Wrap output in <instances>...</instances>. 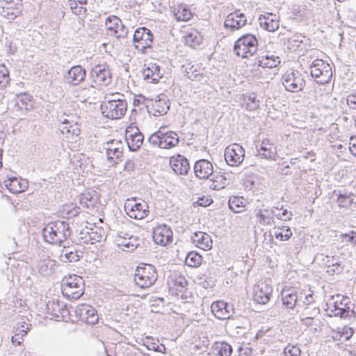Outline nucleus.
<instances>
[{
  "instance_id": "obj_2",
  "label": "nucleus",
  "mask_w": 356,
  "mask_h": 356,
  "mask_svg": "<svg viewBox=\"0 0 356 356\" xmlns=\"http://www.w3.org/2000/svg\"><path fill=\"white\" fill-rule=\"evenodd\" d=\"M157 278V271L153 265L141 264L136 269L134 280L140 289H147L155 283Z\"/></svg>"
},
{
  "instance_id": "obj_50",
  "label": "nucleus",
  "mask_w": 356,
  "mask_h": 356,
  "mask_svg": "<svg viewBox=\"0 0 356 356\" xmlns=\"http://www.w3.org/2000/svg\"><path fill=\"white\" fill-rule=\"evenodd\" d=\"M247 108L250 111H254L259 107V100L254 93L250 94L248 97Z\"/></svg>"
},
{
  "instance_id": "obj_16",
  "label": "nucleus",
  "mask_w": 356,
  "mask_h": 356,
  "mask_svg": "<svg viewBox=\"0 0 356 356\" xmlns=\"http://www.w3.org/2000/svg\"><path fill=\"white\" fill-rule=\"evenodd\" d=\"M106 153L107 160L113 164H118L123 154V144L121 140H111L106 143Z\"/></svg>"
},
{
  "instance_id": "obj_33",
  "label": "nucleus",
  "mask_w": 356,
  "mask_h": 356,
  "mask_svg": "<svg viewBox=\"0 0 356 356\" xmlns=\"http://www.w3.org/2000/svg\"><path fill=\"white\" fill-rule=\"evenodd\" d=\"M255 216L259 223L261 225H270L274 223V209L261 208L257 210Z\"/></svg>"
},
{
  "instance_id": "obj_39",
  "label": "nucleus",
  "mask_w": 356,
  "mask_h": 356,
  "mask_svg": "<svg viewBox=\"0 0 356 356\" xmlns=\"http://www.w3.org/2000/svg\"><path fill=\"white\" fill-rule=\"evenodd\" d=\"M81 254V252H79L76 250H73L64 246L60 255V259L63 262L77 261L82 257Z\"/></svg>"
},
{
  "instance_id": "obj_14",
  "label": "nucleus",
  "mask_w": 356,
  "mask_h": 356,
  "mask_svg": "<svg viewBox=\"0 0 356 356\" xmlns=\"http://www.w3.org/2000/svg\"><path fill=\"white\" fill-rule=\"evenodd\" d=\"M140 239L138 236L120 232L118 234L115 242L123 251L131 252L139 245Z\"/></svg>"
},
{
  "instance_id": "obj_51",
  "label": "nucleus",
  "mask_w": 356,
  "mask_h": 356,
  "mask_svg": "<svg viewBox=\"0 0 356 356\" xmlns=\"http://www.w3.org/2000/svg\"><path fill=\"white\" fill-rule=\"evenodd\" d=\"M301 350L300 348L296 345L289 344L284 349L285 356H300Z\"/></svg>"
},
{
  "instance_id": "obj_57",
  "label": "nucleus",
  "mask_w": 356,
  "mask_h": 356,
  "mask_svg": "<svg viewBox=\"0 0 356 356\" xmlns=\"http://www.w3.org/2000/svg\"><path fill=\"white\" fill-rule=\"evenodd\" d=\"M161 130L154 133L149 137L148 142L150 144H152L154 146H158L161 148Z\"/></svg>"
},
{
  "instance_id": "obj_40",
  "label": "nucleus",
  "mask_w": 356,
  "mask_h": 356,
  "mask_svg": "<svg viewBox=\"0 0 356 356\" xmlns=\"http://www.w3.org/2000/svg\"><path fill=\"white\" fill-rule=\"evenodd\" d=\"M280 63V58L275 55L266 54L259 57L258 65L262 67L273 68L275 67Z\"/></svg>"
},
{
  "instance_id": "obj_26",
  "label": "nucleus",
  "mask_w": 356,
  "mask_h": 356,
  "mask_svg": "<svg viewBox=\"0 0 356 356\" xmlns=\"http://www.w3.org/2000/svg\"><path fill=\"white\" fill-rule=\"evenodd\" d=\"M157 97L158 99L151 101V109L153 111L154 115H163L166 114L170 109L169 100L164 95H160Z\"/></svg>"
},
{
  "instance_id": "obj_54",
  "label": "nucleus",
  "mask_w": 356,
  "mask_h": 356,
  "mask_svg": "<svg viewBox=\"0 0 356 356\" xmlns=\"http://www.w3.org/2000/svg\"><path fill=\"white\" fill-rule=\"evenodd\" d=\"M334 316H339L341 318H346L348 316L349 314V307H341L338 305V300L334 302Z\"/></svg>"
},
{
  "instance_id": "obj_62",
  "label": "nucleus",
  "mask_w": 356,
  "mask_h": 356,
  "mask_svg": "<svg viewBox=\"0 0 356 356\" xmlns=\"http://www.w3.org/2000/svg\"><path fill=\"white\" fill-rule=\"evenodd\" d=\"M326 264H327V269H329V268H332L333 266H339V263L341 262V261L338 259V258H336L335 257L332 256V257H330V256H326Z\"/></svg>"
},
{
  "instance_id": "obj_24",
  "label": "nucleus",
  "mask_w": 356,
  "mask_h": 356,
  "mask_svg": "<svg viewBox=\"0 0 356 356\" xmlns=\"http://www.w3.org/2000/svg\"><path fill=\"white\" fill-rule=\"evenodd\" d=\"M194 172L199 179H209L213 173V167L207 159H200L194 164Z\"/></svg>"
},
{
  "instance_id": "obj_21",
  "label": "nucleus",
  "mask_w": 356,
  "mask_h": 356,
  "mask_svg": "<svg viewBox=\"0 0 356 356\" xmlns=\"http://www.w3.org/2000/svg\"><path fill=\"white\" fill-rule=\"evenodd\" d=\"M144 136L136 127H131L126 131V140L130 151L138 150L143 144Z\"/></svg>"
},
{
  "instance_id": "obj_36",
  "label": "nucleus",
  "mask_w": 356,
  "mask_h": 356,
  "mask_svg": "<svg viewBox=\"0 0 356 356\" xmlns=\"http://www.w3.org/2000/svg\"><path fill=\"white\" fill-rule=\"evenodd\" d=\"M257 151L261 158L266 159H275L277 154L275 147L270 143V140L268 138L262 141L261 147Z\"/></svg>"
},
{
  "instance_id": "obj_46",
  "label": "nucleus",
  "mask_w": 356,
  "mask_h": 356,
  "mask_svg": "<svg viewBox=\"0 0 356 356\" xmlns=\"http://www.w3.org/2000/svg\"><path fill=\"white\" fill-rule=\"evenodd\" d=\"M31 97L26 93H22L17 96L15 100V106L18 107L19 109H29V106L31 105Z\"/></svg>"
},
{
  "instance_id": "obj_30",
  "label": "nucleus",
  "mask_w": 356,
  "mask_h": 356,
  "mask_svg": "<svg viewBox=\"0 0 356 356\" xmlns=\"http://www.w3.org/2000/svg\"><path fill=\"white\" fill-rule=\"evenodd\" d=\"M144 79L149 81L150 83H157L162 77L161 73V67L156 63H151L143 71Z\"/></svg>"
},
{
  "instance_id": "obj_20",
  "label": "nucleus",
  "mask_w": 356,
  "mask_h": 356,
  "mask_svg": "<svg viewBox=\"0 0 356 356\" xmlns=\"http://www.w3.org/2000/svg\"><path fill=\"white\" fill-rule=\"evenodd\" d=\"M247 23V17L239 10L229 14L225 20V27L235 31L244 26Z\"/></svg>"
},
{
  "instance_id": "obj_28",
  "label": "nucleus",
  "mask_w": 356,
  "mask_h": 356,
  "mask_svg": "<svg viewBox=\"0 0 356 356\" xmlns=\"http://www.w3.org/2000/svg\"><path fill=\"white\" fill-rule=\"evenodd\" d=\"M6 188L13 193H19L29 187L28 180L22 178L11 177L4 181Z\"/></svg>"
},
{
  "instance_id": "obj_29",
  "label": "nucleus",
  "mask_w": 356,
  "mask_h": 356,
  "mask_svg": "<svg viewBox=\"0 0 356 356\" xmlns=\"http://www.w3.org/2000/svg\"><path fill=\"white\" fill-rule=\"evenodd\" d=\"M337 203L339 207L349 208L353 205L356 195L346 189L335 191Z\"/></svg>"
},
{
  "instance_id": "obj_35",
  "label": "nucleus",
  "mask_w": 356,
  "mask_h": 356,
  "mask_svg": "<svg viewBox=\"0 0 356 356\" xmlns=\"http://www.w3.org/2000/svg\"><path fill=\"white\" fill-rule=\"evenodd\" d=\"M161 148L170 149L175 147L179 141L177 134L175 131L163 132L161 134Z\"/></svg>"
},
{
  "instance_id": "obj_25",
  "label": "nucleus",
  "mask_w": 356,
  "mask_h": 356,
  "mask_svg": "<svg viewBox=\"0 0 356 356\" xmlns=\"http://www.w3.org/2000/svg\"><path fill=\"white\" fill-rule=\"evenodd\" d=\"M170 166L177 175H187L191 166L188 159L181 154L170 158Z\"/></svg>"
},
{
  "instance_id": "obj_7",
  "label": "nucleus",
  "mask_w": 356,
  "mask_h": 356,
  "mask_svg": "<svg viewBox=\"0 0 356 356\" xmlns=\"http://www.w3.org/2000/svg\"><path fill=\"white\" fill-rule=\"evenodd\" d=\"M282 79L285 89L289 92H299L305 86L304 76L298 70H293L291 72H286Z\"/></svg>"
},
{
  "instance_id": "obj_60",
  "label": "nucleus",
  "mask_w": 356,
  "mask_h": 356,
  "mask_svg": "<svg viewBox=\"0 0 356 356\" xmlns=\"http://www.w3.org/2000/svg\"><path fill=\"white\" fill-rule=\"evenodd\" d=\"M222 180L226 181V179L223 176H216V179H213V188L214 190H218L220 188H223L224 186L225 185V183H221Z\"/></svg>"
},
{
  "instance_id": "obj_59",
  "label": "nucleus",
  "mask_w": 356,
  "mask_h": 356,
  "mask_svg": "<svg viewBox=\"0 0 356 356\" xmlns=\"http://www.w3.org/2000/svg\"><path fill=\"white\" fill-rule=\"evenodd\" d=\"M338 330L341 332V335L344 338L345 341L349 340L353 334V330L349 327H338Z\"/></svg>"
},
{
  "instance_id": "obj_63",
  "label": "nucleus",
  "mask_w": 356,
  "mask_h": 356,
  "mask_svg": "<svg viewBox=\"0 0 356 356\" xmlns=\"http://www.w3.org/2000/svg\"><path fill=\"white\" fill-rule=\"evenodd\" d=\"M237 351L238 356H250L252 354V349L248 346H239Z\"/></svg>"
},
{
  "instance_id": "obj_37",
  "label": "nucleus",
  "mask_w": 356,
  "mask_h": 356,
  "mask_svg": "<svg viewBox=\"0 0 356 356\" xmlns=\"http://www.w3.org/2000/svg\"><path fill=\"white\" fill-rule=\"evenodd\" d=\"M15 5H21L19 3V0H16ZM14 0H6L5 4L2 6L1 14L7 17L8 19H15L20 13V8L18 7L13 8L12 3H14Z\"/></svg>"
},
{
  "instance_id": "obj_15",
  "label": "nucleus",
  "mask_w": 356,
  "mask_h": 356,
  "mask_svg": "<svg viewBox=\"0 0 356 356\" xmlns=\"http://www.w3.org/2000/svg\"><path fill=\"white\" fill-rule=\"evenodd\" d=\"M75 314L79 319L87 324L94 325L98 321V314L96 309L87 304L79 305L75 310Z\"/></svg>"
},
{
  "instance_id": "obj_4",
  "label": "nucleus",
  "mask_w": 356,
  "mask_h": 356,
  "mask_svg": "<svg viewBox=\"0 0 356 356\" xmlns=\"http://www.w3.org/2000/svg\"><path fill=\"white\" fill-rule=\"evenodd\" d=\"M258 41L252 34H245L239 38L234 44V50L236 55L247 58L257 50Z\"/></svg>"
},
{
  "instance_id": "obj_53",
  "label": "nucleus",
  "mask_w": 356,
  "mask_h": 356,
  "mask_svg": "<svg viewBox=\"0 0 356 356\" xmlns=\"http://www.w3.org/2000/svg\"><path fill=\"white\" fill-rule=\"evenodd\" d=\"M342 242L350 243L356 244V232L354 230L350 231L348 234H341L339 236Z\"/></svg>"
},
{
  "instance_id": "obj_58",
  "label": "nucleus",
  "mask_w": 356,
  "mask_h": 356,
  "mask_svg": "<svg viewBox=\"0 0 356 356\" xmlns=\"http://www.w3.org/2000/svg\"><path fill=\"white\" fill-rule=\"evenodd\" d=\"M186 75L193 81H200V77H202V74L196 73V70H193V66L186 68Z\"/></svg>"
},
{
  "instance_id": "obj_13",
  "label": "nucleus",
  "mask_w": 356,
  "mask_h": 356,
  "mask_svg": "<svg viewBox=\"0 0 356 356\" xmlns=\"http://www.w3.org/2000/svg\"><path fill=\"white\" fill-rule=\"evenodd\" d=\"M152 238L156 244L166 246L172 242L173 232L170 227L166 225H159L154 228Z\"/></svg>"
},
{
  "instance_id": "obj_61",
  "label": "nucleus",
  "mask_w": 356,
  "mask_h": 356,
  "mask_svg": "<svg viewBox=\"0 0 356 356\" xmlns=\"http://www.w3.org/2000/svg\"><path fill=\"white\" fill-rule=\"evenodd\" d=\"M346 102L350 108L356 110V91L347 96Z\"/></svg>"
},
{
  "instance_id": "obj_42",
  "label": "nucleus",
  "mask_w": 356,
  "mask_h": 356,
  "mask_svg": "<svg viewBox=\"0 0 356 356\" xmlns=\"http://www.w3.org/2000/svg\"><path fill=\"white\" fill-rule=\"evenodd\" d=\"M97 201V197L93 191V194L88 192L81 195L80 198V204L86 208H93Z\"/></svg>"
},
{
  "instance_id": "obj_64",
  "label": "nucleus",
  "mask_w": 356,
  "mask_h": 356,
  "mask_svg": "<svg viewBox=\"0 0 356 356\" xmlns=\"http://www.w3.org/2000/svg\"><path fill=\"white\" fill-rule=\"evenodd\" d=\"M147 348L149 350H153L154 351L159 353H163L165 350V347L164 345H158L156 343H152L150 345L147 346Z\"/></svg>"
},
{
  "instance_id": "obj_6",
  "label": "nucleus",
  "mask_w": 356,
  "mask_h": 356,
  "mask_svg": "<svg viewBox=\"0 0 356 356\" xmlns=\"http://www.w3.org/2000/svg\"><path fill=\"white\" fill-rule=\"evenodd\" d=\"M310 74L318 84L328 83L332 76V71L330 65L322 59H315L310 65Z\"/></svg>"
},
{
  "instance_id": "obj_19",
  "label": "nucleus",
  "mask_w": 356,
  "mask_h": 356,
  "mask_svg": "<svg viewBox=\"0 0 356 356\" xmlns=\"http://www.w3.org/2000/svg\"><path fill=\"white\" fill-rule=\"evenodd\" d=\"M272 293V286L266 282H261L254 286L253 298L256 302L265 305L270 300Z\"/></svg>"
},
{
  "instance_id": "obj_43",
  "label": "nucleus",
  "mask_w": 356,
  "mask_h": 356,
  "mask_svg": "<svg viewBox=\"0 0 356 356\" xmlns=\"http://www.w3.org/2000/svg\"><path fill=\"white\" fill-rule=\"evenodd\" d=\"M273 234L277 239L284 241L291 237L292 232L289 227H275Z\"/></svg>"
},
{
  "instance_id": "obj_48",
  "label": "nucleus",
  "mask_w": 356,
  "mask_h": 356,
  "mask_svg": "<svg viewBox=\"0 0 356 356\" xmlns=\"http://www.w3.org/2000/svg\"><path fill=\"white\" fill-rule=\"evenodd\" d=\"M319 314L320 309L318 307L307 306L302 312L300 319H307V321H311V318H314Z\"/></svg>"
},
{
  "instance_id": "obj_56",
  "label": "nucleus",
  "mask_w": 356,
  "mask_h": 356,
  "mask_svg": "<svg viewBox=\"0 0 356 356\" xmlns=\"http://www.w3.org/2000/svg\"><path fill=\"white\" fill-rule=\"evenodd\" d=\"M70 7L73 13L76 15L85 14L87 11L86 8L82 6H78L76 1H70Z\"/></svg>"
},
{
  "instance_id": "obj_44",
  "label": "nucleus",
  "mask_w": 356,
  "mask_h": 356,
  "mask_svg": "<svg viewBox=\"0 0 356 356\" xmlns=\"http://www.w3.org/2000/svg\"><path fill=\"white\" fill-rule=\"evenodd\" d=\"M53 264L49 259L40 260L37 264L38 273L43 276H47L52 273Z\"/></svg>"
},
{
  "instance_id": "obj_17",
  "label": "nucleus",
  "mask_w": 356,
  "mask_h": 356,
  "mask_svg": "<svg viewBox=\"0 0 356 356\" xmlns=\"http://www.w3.org/2000/svg\"><path fill=\"white\" fill-rule=\"evenodd\" d=\"M81 239L84 243L93 244L100 242L106 238L105 231L102 227L94 226L88 229H83L81 233Z\"/></svg>"
},
{
  "instance_id": "obj_12",
  "label": "nucleus",
  "mask_w": 356,
  "mask_h": 356,
  "mask_svg": "<svg viewBox=\"0 0 356 356\" xmlns=\"http://www.w3.org/2000/svg\"><path fill=\"white\" fill-rule=\"evenodd\" d=\"M124 209L130 218L140 220L147 216L148 205L145 202H136L135 200H128L124 204Z\"/></svg>"
},
{
  "instance_id": "obj_22",
  "label": "nucleus",
  "mask_w": 356,
  "mask_h": 356,
  "mask_svg": "<svg viewBox=\"0 0 356 356\" xmlns=\"http://www.w3.org/2000/svg\"><path fill=\"white\" fill-rule=\"evenodd\" d=\"M211 309L214 316L220 320L229 318L233 313L232 305H229L222 300L213 302Z\"/></svg>"
},
{
  "instance_id": "obj_27",
  "label": "nucleus",
  "mask_w": 356,
  "mask_h": 356,
  "mask_svg": "<svg viewBox=\"0 0 356 356\" xmlns=\"http://www.w3.org/2000/svg\"><path fill=\"white\" fill-rule=\"evenodd\" d=\"M191 241L197 247L203 250H209L213 246L211 237L206 232H195L191 236Z\"/></svg>"
},
{
  "instance_id": "obj_8",
  "label": "nucleus",
  "mask_w": 356,
  "mask_h": 356,
  "mask_svg": "<svg viewBox=\"0 0 356 356\" xmlns=\"http://www.w3.org/2000/svg\"><path fill=\"white\" fill-rule=\"evenodd\" d=\"M92 79L91 87L108 86L112 79L111 73L107 65H97L95 66L90 73Z\"/></svg>"
},
{
  "instance_id": "obj_52",
  "label": "nucleus",
  "mask_w": 356,
  "mask_h": 356,
  "mask_svg": "<svg viewBox=\"0 0 356 356\" xmlns=\"http://www.w3.org/2000/svg\"><path fill=\"white\" fill-rule=\"evenodd\" d=\"M273 209L274 210L276 209L277 211H278V212L275 211V216L277 218L284 221H286L291 218L292 213L291 212H289L287 209H283L282 208L281 209H279L278 207H275Z\"/></svg>"
},
{
  "instance_id": "obj_38",
  "label": "nucleus",
  "mask_w": 356,
  "mask_h": 356,
  "mask_svg": "<svg viewBox=\"0 0 356 356\" xmlns=\"http://www.w3.org/2000/svg\"><path fill=\"white\" fill-rule=\"evenodd\" d=\"M174 14L177 21L186 22L191 19L193 13L188 6L185 4L178 5L174 9Z\"/></svg>"
},
{
  "instance_id": "obj_55",
  "label": "nucleus",
  "mask_w": 356,
  "mask_h": 356,
  "mask_svg": "<svg viewBox=\"0 0 356 356\" xmlns=\"http://www.w3.org/2000/svg\"><path fill=\"white\" fill-rule=\"evenodd\" d=\"M300 321L302 324L305 325L307 327H311L314 330H318V327H320L321 324V321L319 318H311V321H307V319H300Z\"/></svg>"
},
{
  "instance_id": "obj_11",
  "label": "nucleus",
  "mask_w": 356,
  "mask_h": 356,
  "mask_svg": "<svg viewBox=\"0 0 356 356\" xmlns=\"http://www.w3.org/2000/svg\"><path fill=\"white\" fill-rule=\"evenodd\" d=\"M133 41L138 43L136 45V49L144 50L149 48L153 42V34L152 31L146 27H140L135 30L133 35Z\"/></svg>"
},
{
  "instance_id": "obj_1",
  "label": "nucleus",
  "mask_w": 356,
  "mask_h": 356,
  "mask_svg": "<svg viewBox=\"0 0 356 356\" xmlns=\"http://www.w3.org/2000/svg\"><path fill=\"white\" fill-rule=\"evenodd\" d=\"M42 232L46 243L58 245H61L72 233L69 224L64 220L51 221L43 227Z\"/></svg>"
},
{
  "instance_id": "obj_41",
  "label": "nucleus",
  "mask_w": 356,
  "mask_h": 356,
  "mask_svg": "<svg viewBox=\"0 0 356 356\" xmlns=\"http://www.w3.org/2000/svg\"><path fill=\"white\" fill-rule=\"evenodd\" d=\"M229 208L234 213H240L244 210L245 200L243 197L232 196L228 202Z\"/></svg>"
},
{
  "instance_id": "obj_23",
  "label": "nucleus",
  "mask_w": 356,
  "mask_h": 356,
  "mask_svg": "<svg viewBox=\"0 0 356 356\" xmlns=\"http://www.w3.org/2000/svg\"><path fill=\"white\" fill-rule=\"evenodd\" d=\"M46 309L48 314L58 321L63 320L69 314L65 305L58 300H49L46 305Z\"/></svg>"
},
{
  "instance_id": "obj_10",
  "label": "nucleus",
  "mask_w": 356,
  "mask_h": 356,
  "mask_svg": "<svg viewBox=\"0 0 356 356\" xmlns=\"http://www.w3.org/2000/svg\"><path fill=\"white\" fill-rule=\"evenodd\" d=\"M105 25L111 35L117 38L127 37L128 29L119 17L115 15L108 17L105 21Z\"/></svg>"
},
{
  "instance_id": "obj_49",
  "label": "nucleus",
  "mask_w": 356,
  "mask_h": 356,
  "mask_svg": "<svg viewBox=\"0 0 356 356\" xmlns=\"http://www.w3.org/2000/svg\"><path fill=\"white\" fill-rule=\"evenodd\" d=\"M170 281L175 286H177V290L179 291H181L183 289H186L188 284V282L186 277L180 274H176L172 276Z\"/></svg>"
},
{
  "instance_id": "obj_45",
  "label": "nucleus",
  "mask_w": 356,
  "mask_h": 356,
  "mask_svg": "<svg viewBox=\"0 0 356 356\" xmlns=\"http://www.w3.org/2000/svg\"><path fill=\"white\" fill-rule=\"evenodd\" d=\"M184 41L187 45L191 47H195L201 43L202 37L198 32H191L186 35Z\"/></svg>"
},
{
  "instance_id": "obj_47",
  "label": "nucleus",
  "mask_w": 356,
  "mask_h": 356,
  "mask_svg": "<svg viewBox=\"0 0 356 356\" xmlns=\"http://www.w3.org/2000/svg\"><path fill=\"white\" fill-rule=\"evenodd\" d=\"M202 259V256L197 252H190L186 257L185 263L188 266L197 267L201 264Z\"/></svg>"
},
{
  "instance_id": "obj_9",
  "label": "nucleus",
  "mask_w": 356,
  "mask_h": 356,
  "mask_svg": "<svg viewBox=\"0 0 356 356\" xmlns=\"http://www.w3.org/2000/svg\"><path fill=\"white\" fill-rule=\"evenodd\" d=\"M224 156L228 165L238 166L244 159L245 150L241 145L234 143L226 147Z\"/></svg>"
},
{
  "instance_id": "obj_34",
  "label": "nucleus",
  "mask_w": 356,
  "mask_h": 356,
  "mask_svg": "<svg viewBox=\"0 0 356 356\" xmlns=\"http://www.w3.org/2000/svg\"><path fill=\"white\" fill-rule=\"evenodd\" d=\"M282 304L286 308L292 309L296 305L298 296L294 289H284L281 293Z\"/></svg>"
},
{
  "instance_id": "obj_18",
  "label": "nucleus",
  "mask_w": 356,
  "mask_h": 356,
  "mask_svg": "<svg viewBox=\"0 0 356 356\" xmlns=\"http://www.w3.org/2000/svg\"><path fill=\"white\" fill-rule=\"evenodd\" d=\"M86 76L85 68L81 65H74L64 74V80L68 85L76 86L85 80Z\"/></svg>"
},
{
  "instance_id": "obj_32",
  "label": "nucleus",
  "mask_w": 356,
  "mask_h": 356,
  "mask_svg": "<svg viewBox=\"0 0 356 356\" xmlns=\"http://www.w3.org/2000/svg\"><path fill=\"white\" fill-rule=\"evenodd\" d=\"M259 22L261 27L268 31L273 32L279 28V21L272 13L261 15Z\"/></svg>"
},
{
  "instance_id": "obj_3",
  "label": "nucleus",
  "mask_w": 356,
  "mask_h": 356,
  "mask_svg": "<svg viewBox=\"0 0 356 356\" xmlns=\"http://www.w3.org/2000/svg\"><path fill=\"white\" fill-rule=\"evenodd\" d=\"M127 108L124 99H105L101 104L102 115L111 120H117L124 115Z\"/></svg>"
},
{
  "instance_id": "obj_31",
  "label": "nucleus",
  "mask_w": 356,
  "mask_h": 356,
  "mask_svg": "<svg viewBox=\"0 0 356 356\" xmlns=\"http://www.w3.org/2000/svg\"><path fill=\"white\" fill-rule=\"evenodd\" d=\"M233 349L230 344L225 341H216L209 353L210 356H231Z\"/></svg>"
},
{
  "instance_id": "obj_5",
  "label": "nucleus",
  "mask_w": 356,
  "mask_h": 356,
  "mask_svg": "<svg viewBox=\"0 0 356 356\" xmlns=\"http://www.w3.org/2000/svg\"><path fill=\"white\" fill-rule=\"evenodd\" d=\"M83 281L80 276L73 275L65 277L62 282V292L71 299H78L83 293Z\"/></svg>"
}]
</instances>
